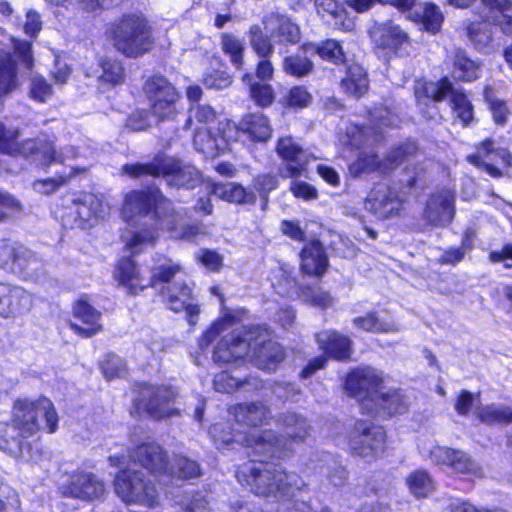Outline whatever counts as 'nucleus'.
I'll use <instances>...</instances> for the list:
<instances>
[{"label": "nucleus", "mask_w": 512, "mask_h": 512, "mask_svg": "<svg viewBox=\"0 0 512 512\" xmlns=\"http://www.w3.org/2000/svg\"><path fill=\"white\" fill-rule=\"evenodd\" d=\"M370 123L371 127L367 128L368 131V143H372L379 139V135L381 131V126H393L396 124V117L392 115V113L387 108H376L372 112H370Z\"/></svg>", "instance_id": "nucleus-50"}, {"label": "nucleus", "mask_w": 512, "mask_h": 512, "mask_svg": "<svg viewBox=\"0 0 512 512\" xmlns=\"http://www.w3.org/2000/svg\"><path fill=\"white\" fill-rule=\"evenodd\" d=\"M111 35L115 48L128 57L141 56L153 45L150 26L139 14L124 15L112 25Z\"/></svg>", "instance_id": "nucleus-8"}, {"label": "nucleus", "mask_w": 512, "mask_h": 512, "mask_svg": "<svg viewBox=\"0 0 512 512\" xmlns=\"http://www.w3.org/2000/svg\"><path fill=\"white\" fill-rule=\"evenodd\" d=\"M87 172L86 167H72L68 174H61L56 177L48 178L45 180L35 181L33 184V188L38 193L42 194H50L56 191L60 186L68 183L72 178L79 174H84Z\"/></svg>", "instance_id": "nucleus-46"}, {"label": "nucleus", "mask_w": 512, "mask_h": 512, "mask_svg": "<svg viewBox=\"0 0 512 512\" xmlns=\"http://www.w3.org/2000/svg\"><path fill=\"white\" fill-rule=\"evenodd\" d=\"M484 11L481 17L486 18L495 25L501 27L502 31L507 34L512 33V10L511 0H482Z\"/></svg>", "instance_id": "nucleus-32"}, {"label": "nucleus", "mask_w": 512, "mask_h": 512, "mask_svg": "<svg viewBox=\"0 0 512 512\" xmlns=\"http://www.w3.org/2000/svg\"><path fill=\"white\" fill-rule=\"evenodd\" d=\"M484 98L489 105L493 119L497 124L507 121L509 110L506 103L496 97L494 90L487 86L484 90Z\"/></svg>", "instance_id": "nucleus-56"}, {"label": "nucleus", "mask_w": 512, "mask_h": 512, "mask_svg": "<svg viewBox=\"0 0 512 512\" xmlns=\"http://www.w3.org/2000/svg\"><path fill=\"white\" fill-rule=\"evenodd\" d=\"M343 90L354 97H361L368 89V80L362 67L353 65L342 80Z\"/></svg>", "instance_id": "nucleus-43"}, {"label": "nucleus", "mask_w": 512, "mask_h": 512, "mask_svg": "<svg viewBox=\"0 0 512 512\" xmlns=\"http://www.w3.org/2000/svg\"><path fill=\"white\" fill-rule=\"evenodd\" d=\"M114 278L130 294H138L149 286L148 279L141 275L135 262L130 258H123L118 262Z\"/></svg>", "instance_id": "nucleus-29"}, {"label": "nucleus", "mask_w": 512, "mask_h": 512, "mask_svg": "<svg viewBox=\"0 0 512 512\" xmlns=\"http://www.w3.org/2000/svg\"><path fill=\"white\" fill-rule=\"evenodd\" d=\"M212 192L217 197L231 203L253 204L256 201L254 192L236 183L215 184Z\"/></svg>", "instance_id": "nucleus-40"}, {"label": "nucleus", "mask_w": 512, "mask_h": 512, "mask_svg": "<svg viewBox=\"0 0 512 512\" xmlns=\"http://www.w3.org/2000/svg\"><path fill=\"white\" fill-rule=\"evenodd\" d=\"M238 321V313H225L200 337L198 342L200 349L205 350L219 338L213 352L215 362L231 363L252 353L251 359L260 369L276 370L284 359L281 345L269 340L268 332L262 326H255L248 330L234 328Z\"/></svg>", "instance_id": "nucleus-1"}, {"label": "nucleus", "mask_w": 512, "mask_h": 512, "mask_svg": "<svg viewBox=\"0 0 512 512\" xmlns=\"http://www.w3.org/2000/svg\"><path fill=\"white\" fill-rule=\"evenodd\" d=\"M477 418L487 424L512 423V406L502 403H491L477 406L475 409Z\"/></svg>", "instance_id": "nucleus-41"}, {"label": "nucleus", "mask_w": 512, "mask_h": 512, "mask_svg": "<svg viewBox=\"0 0 512 512\" xmlns=\"http://www.w3.org/2000/svg\"><path fill=\"white\" fill-rule=\"evenodd\" d=\"M234 417L238 425L246 430L226 431L225 425L216 423L209 429L217 448L236 442L252 448L255 455L281 458L286 455L289 446L286 440L278 439L272 431L258 429L268 415L267 408L260 403L240 404L234 408Z\"/></svg>", "instance_id": "nucleus-2"}, {"label": "nucleus", "mask_w": 512, "mask_h": 512, "mask_svg": "<svg viewBox=\"0 0 512 512\" xmlns=\"http://www.w3.org/2000/svg\"><path fill=\"white\" fill-rule=\"evenodd\" d=\"M164 229L170 232L172 238L185 241H195L199 237L207 235V230L203 224L180 226L178 217L171 208L163 219L159 231Z\"/></svg>", "instance_id": "nucleus-34"}, {"label": "nucleus", "mask_w": 512, "mask_h": 512, "mask_svg": "<svg viewBox=\"0 0 512 512\" xmlns=\"http://www.w3.org/2000/svg\"><path fill=\"white\" fill-rule=\"evenodd\" d=\"M217 131V135H212L209 129L198 128L193 139L194 147L205 156L214 157L242 134L239 125L229 120L219 122Z\"/></svg>", "instance_id": "nucleus-16"}, {"label": "nucleus", "mask_w": 512, "mask_h": 512, "mask_svg": "<svg viewBox=\"0 0 512 512\" xmlns=\"http://www.w3.org/2000/svg\"><path fill=\"white\" fill-rule=\"evenodd\" d=\"M285 433L295 441H303L310 431V427L303 417L296 413H288L283 418Z\"/></svg>", "instance_id": "nucleus-53"}, {"label": "nucleus", "mask_w": 512, "mask_h": 512, "mask_svg": "<svg viewBox=\"0 0 512 512\" xmlns=\"http://www.w3.org/2000/svg\"><path fill=\"white\" fill-rule=\"evenodd\" d=\"M221 48L230 57L236 68L242 67L244 44L240 39L232 34L223 33L221 35Z\"/></svg>", "instance_id": "nucleus-55"}, {"label": "nucleus", "mask_w": 512, "mask_h": 512, "mask_svg": "<svg viewBox=\"0 0 512 512\" xmlns=\"http://www.w3.org/2000/svg\"><path fill=\"white\" fill-rule=\"evenodd\" d=\"M343 143L351 147H360L368 142L367 128L359 127L356 124H350L346 127Z\"/></svg>", "instance_id": "nucleus-60"}, {"label": "nucleus", "mask_w": 512, "mask_h": 512, "mask_svg": "<svg viewBox=\"0 0 512 512\" xmlns=\"http://www.w3.org/2000/svg\"><path fill=\"white\" fill-rule=\"evenodd\" d=\"M199 473V466L195 461L182 456H177L173 459L170 468L171 475H175L181 479H191L197 477Z\"/></svg>", "instance_id": "nucleus-58"}, {"label": "nucleus", "mask_w": 512, "mask_h": 512, "mask_svg": "<svg viewBox=\"0 0 512 512\" xmlns=\"http://www.w3.org/2000/svg\"><path fill=\"white\" fill-rule=\"evenodd\" d=\"M242 134L254 142H266L272 134V128L263 114H249L239 123Z\"/></svg>", "instance_id": "nucleus-39"}, {"label": "nucleus", "mask_w": 512, "mask_h": 512, "mask_svg": "<svg viewBox=\"0 0 512 512\" xmlns=\"http://www.w3.org/2000/svg\"><path fill=\"white\" fill-rule=\"evenodd\" d=\"M445 63L451 68V76L457 81L472 82L480 77L481 62L470 58L461 48L450 51Z\"/></svg>", "instance_id": "nucleus-27"}, {"label": "nucleus", "mask_w": 512, "mask_h": 512, "mask_svg": "<svg viewBox=\"0 0 512 512\" xmlns=\"http://www.w3.org/2000/svg\"><path fill=\"white\" fill-rule=\"evenodd\" d=\"M22 439L21 432L14 424L0 423V450L15 458H24L28 444Z\"/></svg>", "instance_id": "nucleus-38"}, {"label": "nucleus", "mask_w": 512, "mask_h": 512, "mask_svg": "<svg viewBox=\"0 0 512 512\" xmlns=\"http://www.w3.org/2000/svg\"><path fill=\"white\" fill-rule=\"evenodd\" d=\"M177 396L170 386H146L141 391L140 405L152 418L162 419L178 413L173 407Z\"/></svg>", "instance_id": "nucleus-18"}, {"label": "nucleus", "mask_w": 512, "mask_h": 512, "mask_svg": "<svg viewBox=\"0 0 512 512\" xmlns=\"http://www.w3.org/2000/svg\"><path fill=\"white\" fill-rule=\"evenodd\" d=\"M414 93L417 105L423 116L428 120H434L438 116V110L434 103L450 98V106L454 116L464 126L469 125L474 118L473 105L462 89L453 87L452 82L443 77L439 81H416Z\"/></svg>", "instance_id": "nucleus-6"}, {"label": "nucleus", "mask_w": 512, "mask_h": 512, "mask_svg": "<svg viewBox=\"0 0 512 512\" xmlns=\"http://www.w3.org/2000/svg\"><path fill=\"white\" fill-rule=\"evenodd\" d=\"M406 484L411 494L417 498L427 497L434 490L433 480L424 470L411 473L406 479Z\"/></svg>", "instance_id": "nucleus-47"}, {"label": "nucleus", "mask_w": 512, "mask_h": 512, "mask_svg": "<svg viewBox=\"0 0 512 512\" xmlns=\"http://www.w3.org/2000/svg\"><path fill=\"white\" fill-rule=\"evenodd\" d=\"M399 10L407 13V18L421 23L423 28L430 32L436 33L440 30L443 15L439 8L434 4L418 3L415 0H387Z\"/></svg>", "instance_id": "nucleus-23"}, {"label": "nucleus", "mask_w": 512, "mask_h": 512, "mask_svg": "<svg viewBox=\"0 0 512 512\" xmlns=\"http://www.w3.org/2000/svg\"><path fill=\"white\" fill-rule=\"evenodd\" d=\"M32 296L21 287L0 282V316L12 318L29 310Z\"/></svg>", "instance_id": "nucleus-25"}, {"label": "nucleus", "mask_w": 512, "mask_h": 512, "mask_svg": "<svg viewBox=\"0 0 512 512\" xmlns=\"http://www.w3.org/2000/svg\"><path fill=\"white\" fill-rule=\"evenodd\" d=\"M236 477L251 492L265 497L282 498L304 486L299 475L287 474L279 466L263 460H250L242 464L236 471Z\"/></svg>", "instance_id": "nucleus-4"}, {"label": "nucleus", "mask_w": 512, "mask_h": 512, "mask_svg": "<svg viewBox=\"0 0 512 512\" xmlns=\"http://www.w3.org/2000/svg\"><path fill=\"white\" fill-rule=\"evenodd\" d=\"M264 30L279 43H297L300 40V29L290 18L271 14L264 21Z\"/></svg>", "instance_id": "nucleus-30"}, {"label": "nucleus", "mask_w": 512, "mask_h": 512, "mask_svg": "<svg viewBox=\"0 0 512 512\" xmlns=\"http://www.w3.org/2000/svg\"><path fill=\"white\" fill-rule=\"evenodd\" d=\"M17 256L20 261L15 269L20 271L25 278L32 279L38 277L39 273L43 270L42 261L25 246H20Z\"/></svg>", "instance_id": "nucleus-48"}, {"label": "nucleus", "mask_w": 512, "mask_h": 512, "mask_svg": "<svg viewBox=\"0 0 512 512\" xmlns=\"http://www.w3.org/2000/svg\"><path fill=\"white\" fill-rule=\"evenodd\" d=\"M154 262L151 276L147 281L149 286L157 287L160 283L166 284L161 289V294L169 308L175 312L185 311L189 323L195 325L199 307L193 302L190 285L186 281L170 283L174 277L182 272V266L178 262L161 255H158Z\"/></svg>", "instance_id": "nucleus-7"}, {"label": "nucleus", "mask_w": 512, "mask_h": 512, "mask_svg": "<svg viewBox=\"0 0 512 512\" xmlns=\"http://www.w3.org/2000/svg\"><path fill=\"white\" fill-rule=\"evenodd\" d=\"M63 494L82 500H93L101 497L105 487L95 475L78 472L70 476L69 481L62 487Z\"/></svg>", "instance_id": "nucleus-26"}, {"label": "nucleus", "mask_w": 512, "mask_h": 512, "mask_svg": "<svg viewBox=\"0 0 512 512\" xmlns=\"http://www.w3.org/2000/svg\"><path fill=\"white\" fill-rule=\"evenodd\" d=\"M74 317L81 322H71V329L82 337H91L102 330L101 313L87 301L80 299L73 308Z\"/></svg>", "instance_id": "nucleus-28"}, {"label": "nucleus", "mask_w": 512, "mask_h": 512, "mask_svg": "<svg viewBox=\"0 0 512 512\" xmlns=\"http://www.w3.org/2000/svg\"><path fill=\"white\" fill-rule=\"evenodd\" d=\"M468 162L485 169L492 177L502 176L498 166L508 167L510 165L511 155L507 149L495 147L492 140L483 141L477 148L476 153L467 156Z\"/></svg>", "instance_id": "nucleus-22"}, {"label": "nucleus", "mask_w": 512, "mask_h": 512, "mask_svg": "<svg viewBox=\"0 0 512 512\" xmlns=\"http://www.w3.org/2000/svg\"><path fill=\"white\" fill-rule=\"evenodd\" d=\"M298 297L305 303L322 309L333 304L332 296L320 287L305 286L300 288Z\"/></svg>", "instance_id": "nucleus-54"}, {"label": "nucleus", "mask_w": 512, "mask_h": 512, "mask_svg": "<svg viewBox=\"0 0 512 512\" xmlns=\"http://www.w3.org/2000/svg\"><path fill=\"white\" fill-rule=\"evenodd\" d=\"M317 11L323 17L331 16L334 25L343 30H351L353 22L346 17V11L342 9L336 0H316Z\"/></svg>", "instance_id": "nucleus-44"}, {"label": "nucleus", "mask_w": 512, "mask_h": 512, "mask_svg": "<svg viewBox=\"0 0 512 512\" xmlns=\"http://www.w3.org/2000/svg\"><path fill=\"white\" fill-rule=\"evenodd\" d=\"M473 22L467 28V35L474 48L480 52L490 48L492 43L491 21Z\"/></svg>", "instance_id": "nucleus-45"}, {"label": "nucleus", "mask_w": 512, "mask_h": 512, "mask_svg": "<svg viewBox=\"0 0 512 512\" xmlns=\"http://www.w3.org/2000/svg\"><path fill=\"white\" fill-rule=\"evenodd\" d=\"M408 402L406 398L397 391L381 389L375 402L372 403L373 411L365 412L369 415H393L406 411Z\"/></svg>", "instance_id": "nucleus-35"}, {"label": "nucleus", "mask_w": 512, "mask_h": 512, "mask_svg": "<svg viewBox=\"0 0 512 512\" xmlns=\"http://www.w3.org/2000/svg\"><path fill=\"white\" fill-rule=\"evenodd\" d=\"M122 170L131 177L163 176L169 185L177 187L193 188L200 181V173L194 166H181L179 161L165 156L156 157L148 164H127Z\"/></svg>", "instance_id": "nucleus-10"}, {"label": "nucleus", "mask_w": 512, "mask_h": 512, "mask_svg": "<svg viewBox=\"0 0 512 512\" xmlns=\"http://www.w3.org/2000/svg\"><path fill=\"white\" fill-rule=\"evenodd\" d=\"M416 152V145L414 143H407L404 147L397 148L392 151L387 157L385 162H379L377 156L372 151H361L357 160L350 165L352 173L358 174L370 171H380L385 173L389 169L399 165L409 155Z\"/></svg>", "instance_id": "nucleus-21"}, {"label": "nucleus", "mask_w": 512, "mask_h": 512, "mask_svg": "<svg viewBox=\"0 0 512 512\" xmlns=\"http://www.w3.org/2000/svg\"><path fill=\"white\" fill-rule=\"evenodd\" d=\"M384 378L382 373L371 367H359L350 372L345 380V390L359 401L363 412L373 411L372 403L380 393Z\"/></svg>", "instance_id": "nucleus-12"}, {"label": "nucleus", "mask_w": 512, "mask_h": 512, "mask_svg": "<svg viewBox=\"0 0 512 512\" xmlns=\"http://www.w3.org/2000/svg\"><path fill=\"white\" fill-rule=\"evenodd\" d=\"M328 265L324 248L318 241L306 245L301 253V268L308 275H322Z\"/></svg>", "instance_id": "nucleus-37"}, {"label": "nucleus", "mask_w": 512, "mask_h": 512, "mask_svg": "<svg viewBox=\"0 0 512 512\" xmlns=\"http://www.w3.org/2000/svg\"><path fill=\"white\" fill-rule=\"evenodd\" d=\"M18 137V130L8 129L0 123V151L8 155H21L39 161L43 165H50L54 162L64 163L67 160H75L81 157L88 158L93 153L88 147L77 148L75 146L61 147L57 151L54 140L46 135L26 140L21 144L16 141Z\"/></svg>", "instance_id": "nucleus-5"}, {"label": "nucleus", "mask_w": 512, "mask_h": 512, "mask_svg": "<svg viewBox=\"0 0 512 512\" xmlns=\"http://www.w3.org/2000/svg\"><path fill=\"white\" fill-rule=\"evenodd\" d=\"M302 49L306 54L317 53L322 59L336 64L342 63L345 60L342 46L333 39L326 40L321 45L305 44Z\"/></svg>", "instance_id": "nucleus-42"}, {"label": "nucleus", "mask_w": 512, "mask_h": 512, "mask_svg": "<svg viewBox=\"0 0 512 512\" xmlns=\"http://www.w3.org/2000/svg\"><path fill=\"white\" fill-rule=\"evenodd\" d=\"M52 95V88L42 77H34L31 81L30 96L36 101L45 102Z\"/></svg>", "instance_id": "nucleus-64"}, {"label": "nucleus", "mask_w": 512, "mask_h": 512, "mask_svg": "<svg viewBox=\"0 0 512 512\" xmlns=\"http://www.w3.org/2000/svg\"><path fill=\"white\" fill-rule=\"evenodd\" d=\"M312 66V62L307 57L298 55L286 57L283 62L284 71L297 77H302L308 74L311 71Z\"/></svg>", "instance_id": "nucleus-59"}, {"label": "nucleus", "mask_w": 512, "mask_h": 512, "mask_svg": "<svg viewBox=\"0 0 512 512\" xmlns=\"http://www.w3.org/2000/svg\"><path fill=\"white\" fill-rule=\"evenodd\" d=\"M354 325L370 332H394L398 330L395 323L380 321L374 314L355 318Z\"/></svg>", "instance_id": "nucleus-57"}, {"label": "nucleus", "mask_w": 512, "mask_h": 512, "mask_svg": "<svg viewBox=\"0 0 512 512\" xmlns=\"http://www.w3.org/2000/svg\"><path fill=\"white\" fill-rule=\"evenodd\" d=\"M17 86L15 62L7 53L0 55V95L7 94Z\"/></svg>", "instance_id": "nucleus-51"}, {"label": "nucleus", "mask_w": 512, "mask_h": 512, "mask_svg": "<svg viewBox=\"0 0 512 512\" xmlns=\"http://www.w3.org/2000/svg\"><path fill=\"white\" fill-rule=\"evenodd\" d=\"M102 372L107 379L120 377L125 374L126 368L123 360L117 355H108L103 361Z\"/></svg>", "instance_id": "nucleus-62"}, {"label": "nucleus", "mask_w": 512, "mask_h": 512, "mask_svg": "<svg viewBox=\"0 0 512 512\" xmlns=\"http://www.w3.org/2000/svg\"><path fill=\"white\" fill-rule=\"evenodd\" d=\"M102 74L99 80L102 86L112 87L124 82V68L120 61L106 59L101 63Z\"/></svg>", "instance_id": "nucleus-49"}, {"label": "nucleus", "mask_w": 512, "mask_h": 512, "mask_svg": "<svg viewBox=\"0 0 512 512\" xmlns=\"http://www.w3.org/2000/svg\"><path fill=\"white\" fill-rule=\"evenodd\" d=\"M365 210L378 219L399 216L403 210V201L398 192L386 184H377L368 194Z\"/></svg>", "instance_id": "nucleus-19"}, {"label": "nucleus", "mask_w": 512, "mask_h": 512, "mask_svg": "<svg viewBox=\"0 0 512 512\" xmlns=\"http://www.w3.org/2000/svg\"><path fill=\"white\" fill-rule=\"evenodd\" d=\"M20 246L21 245L19 244L10 243L7 240L0 241V267H4L9 263H12L13 269L17 268L20 261L17 256Z\"/></svg>", "instance_id": "nucleus-61"}, {"label": "nucleus", "mask_w": 512, "mask_h": 512, "mask_svg": "<svg viewBox=\"0 0 512 512\" xmlns=\"http://www.w3.org/2000/svg\"><path fill=\"white\" fill-rule=\"evenodd\" d=\"M418 449L424 458L431 460L436 465H445L454 473L469 477L482 475V470L477 463L462 451L437 446L430 441H422L418 445Z\"/></svg>", "instance_id": "nucleus-15"}, {"label": "nucleus", "mask_w": 512, "mask_h": 512, "mask_svg": "<svg viewBox=\"0 0 512 512\" xmlns=\"http://www.w3.org/2000/svg\"><path fill=\"white\" fill-rule=\"evenodd\" d=\"M39 416L45 420V429L54 433L58 426V415L50 399L40 397L32 400L19 398L14 401L12 409L13 424L21 432L22 438H28L40 430Z\"/></svg>", "instance_id": "nucleus-9"}, {"label": "nucleus", "mask_w": 512, "mask_h": 512, "mask_svg": "<svg viewBox=\"0 0 512 512\" xmlns=\"http://www.w3.org/2000/svg\"><path fill=\"white\" fill-rule=\"evenodd\" d=\"M455 213V194L450 189H440L429 197L424 210V218L437 226L448 225Z\"/></svg>", "instance_id": "nucleus-24"}, {"label": "nucleus", "mask_w": 512, "mask_h": 512, "mask_svg": "<svg viewBox=\"0 0 512 512\" xmlns=\"http://www.w3.org/2000/svg\"><path fill=\"white\" fill-rule=\"evenodd\" d=\"M277 153L285 162L280 168L284 178H294L302 175L306 166L315 157L308 150L303 149L292 137L280 138L277 143Z\"/></svg>", "instance_id": "nucleus-20"}, {"label": "nucleus", "mask_w": 512, "mask_h": 512, "mask_svg": "<svg viewBox=\"0 0 512 512\" xmlns=\"http://www.w3.org/2000/svg\"><path fill=\"white\" fill-rule=\"evenodd\" d=\"M385 431L380 426H369L363 421L356 423L349 439L351 451L362 457L372 459L384 448Z\"/></svg>", "instance_id": "nucleus-17"}, {"label": "nucleus", "mask_w": 512, "mask_h": 512, "mask_svg": "<svg viewBox=\"0 0 512 512\" xmlns=\"http://www.w3.org/2000/svg\"><path fill=\"white\" fill-rule=\"evenodd\" d=\"M171 202L158 189L148 191H131L125 196L122 216L127 223L136 222L137 218L149 216L143 227L123 236L125 246L137 254L153 246L159 238V228L170 210Z\"/></svg>", "instance_id": "nucleus-3"}, {"label": "nucleus", "mask_w": 512, "mask_h": 512, "mask_svg": "<svg viewBox=\"0 0 512 512\" xmlns=\"http://www.w3.org/2000/svg\"><path fill=\"white\" fill-rule=\"evenodd\" d=\"M131 458L152 473L167 470L165 454L162 448L155 443L138 446Z\"/></svg>", "instance_id": "nucleus-36"}, {"label": "nucleus", "mask_w": 512, "mask_h": 512, "mask_svg": "<svg viewBox=\"0 0 512 512\" xmlns=\"http://www.w3.org/2000/svg\"><path fill=\"white\" fill-rule=\"evenodd\" d=\"M116 494L126 503H137L153 507L158 502L155 487L144 478V475L131 468L121 470L115 477Z\"/></svg>", "instance_id": "nucleus-13"}, {"label": "nucleus", "mask_w": 512, "mask_h": 512, "mask_svg": "<svg viewBox=\"0 0 512 512\" xmlns=\"http://www.w3.org/2000/svg\"><path fill=\"white\" fill-rule=\"evenodd\" d=\"M143 91L149 101L152 114L158 120H169L176 116L180 95L165 77L153 75L147 78Z\"/></svg>", "instance_id": "nucleus-14"}, {"label": "nucleus", "mask_w": 512, "mask_h": 512, "mask_svg": "<svg viewBox=\"0 0 512 512\" xmlns=\"http://www.w3.org/2000/svg\"><path fill=\"white\" fill-rule=\"evenodd\" d=\"M316 340L320 348L332 358L344 360L351 355L350 339L335 331H322L316 335Z\"/></svg>", "instance_id": "nucleus-33"}, {"label": "nucleus", "mask_w": 512, "mask_h": 512, "mask_svg": "<svg viewBox=\"0 0 512 512\" xmlns=\"http://www.w3.org/2000/svg\"><path fill=\"white\" fill-rule=\"evenodd\" d=\"M109 212V205L98 196L83 193L75 196L69 206L61 213L64 227L86 229L105 218Z\"/></svg>", "instance_id": "nucleus-11"}, {"label": "nucleus", "mask_w": 512, "mask_h": 512, "mask_svg": "<svg viewBox=\"0 0 512 512\" xmlns=\"http://www.w3.org/2000/svg\"><path fill=\"white\" fill-rule=\"evenodd\" d=\"M248 37L252 49L260 58H269L273 54L274 47L270 40L271 37H268L260 26H251Z\"/></svg>", "instance_id": "nucleus-52"}, {"label": "nucleus", "mask_w": 512, "mask_h": 512, "mask_svg": "<svg viewBox=\"0 0 512 512\" xmlns=\"http://www.w3.org/2000/svg\"><path fill=\"white\" fill-rule=\"evenodd\" d=\"M370 34L378 47L392 51L408 41V34L393 21L375 25Z\"/></svg>", "instance_id": "nucleus-31"}, {"label": "nucleus", "mask_w": 512, "mask_h": 512, "mask_svg": "<svg viewBox=\"0 0 512 512\" xmlns=\"http://www.w3.org/2000/svg\"><path fill=\"white\" fill-rule=\"evenodd\" d=\"M196 259L209 271H218L223 265L222 256L214 250L202 249L196 254Z\"/></svg>", "instance_id": "nucleus-63"}]
</instances>
